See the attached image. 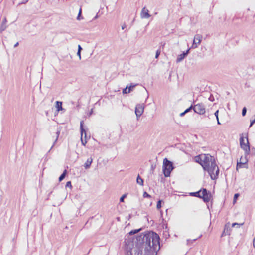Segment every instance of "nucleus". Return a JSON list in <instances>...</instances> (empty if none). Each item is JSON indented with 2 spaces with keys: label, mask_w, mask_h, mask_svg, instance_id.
Listing matches in <instances>:
<instances>
[{
  "label": "nucleus",
  "mask_w": 255,
  "mask_h": 255,
  "mask_svg": "<svg viewBox=\"0 0 255 255\" xmlns=\"http://www.w3.org/2000/svg\"><path fill=\"white\" fill-rule=\"evenodd\" d=\"M159 236L153 232L125 240L127 255H155L160 249Z\"/></svg>",
  "instance_id": "f257e3e1"
},
{
  "label": "nucleus",
  "mask_w": 255,
  "mask_h": 255,
  "mask_svg": "<svg viewBox=\"0 0 255 255\" xmlns=\"http://www.w3.org/2000/svg\"><path fill=\"white\" fill-rule=\"evenodd\" d=\"M203 157L201 166L205 171H207L212 180L217 178L219 169L216 164L215 158L209 154H202Z\"/></svg>",
  "instance_id": "f03ea898"
},
{
  "label": "nucleus",
  "mask_w": 255,
  "mask_h": 255,
  "mask_svg": "<svg viewBox=\"0 0 255 255\" xmlns=\"http://www.w3.org/2000/svg\"><path fill=\"white\" fill-rule=\"evenodd\" d=\"M174 169L173 163L167 158L163 160V172L165 177L170 176L171 171Z\"/></svg>",
  "instance_id": "7ed1b4c3"
},
{
  "label": "nucleus",
  "mask_w": 255,
  "mask_h": 255,
  "mask_svg": "<svg viewBox=\"0 0 255 255\" xmlns=\"http://www.w3.org/2000/svg\"><path fill=\"white\" fill-rule=\"evenodd\" d=\"M246 138L247 142L246 143H245V140L243 137L242 136L240 138V146L241 148L245 151V156L249 154L250 150L248 137H246Z\"/></svg>",
  "instance_id": "20e7f679"
},
{
  "label": "nucleus",
  "mask_w": 255,
  "mask_h": 255,
  "mask_svg": "<svg viewBox=\"0 0 255 255\" xmlns=\"http://www.w3.org/2000/svg\"><path fill=\"white\" fill-rule=\"evenodd\" d=\"M193 106V110L194 111L200 115H203L205 114V107L204 104L202 103H198L194 105Z\"/></svg>",
  "instance_id": "39448f33"
},
{
  "label": "nucleus",
  "mask_w": 255,
  "mask_h": 255,
  "mask_svg": "<svg viewBox=\"0 0 255 255\" xmlns=\"http://www.w3.org/2000/svg\"><path fill=\"white\" fill-rule=\"evenodd\" d=\"M144 109V104H138L136 106L135 113L137 120L139 119V118L143 113Z\"/></svg>",
  "instance_id": "423d86ee"
},
{
  "label": "nucleus",
  "mask_w": 255,
  "mask_h": 255,
  "mask_svg": "<svg viewBox=\"0 0 255 255\" xmlns=\"http://www.w3.org/2000/svg\"><path fill=\"white\" fill-rule=\"evenodd\" d=\"M201 193L203 194V195L200 196V198L203 199L205 202H208L211 198V194L208 191L203 188L202 190H200Z\"/></svg>",
  "instance_id": "0eeeda50"
},
{
  "label": "nucleus",
  "mask_w": 255,
  "mask_h": 255,
  "mask_svg": "<svg viewBox=\"0 0 255 255\" xmlns=\"http://www.w3.org/2000/svg\"><path fill=\"white\" fill-rule=\"evenodd\" d=\"M202 39V36L201 34H196L193 41L192 48H196L198 45L201 43Z\"/></svg>",
  "instance_id": "6e6552de"
},
{
  "label": "nucleus",
  "mask_w": 255,
  "mask_h": 255,
  "mask_svg": "<svg viewBox=\"0 0 255 255\" xmlns=\"http://www.w3.org/2000/svg\"><path fill=\"white\" fill-rule=\"evenodd\" d=\"M80 132H81V140L83 145L85 146L87 143V141L86 140H84L83 139V134H85V137H86V131L83 128V121H81L80 122Z\"/></svg>",
  "instance_id": "1a4fd4ad"
},
{
  "label": "nucleus",
  "mask_w": 255,
  "mask_h": 255,
  "mask_svg": "<svg viewBox=\"0 0 255 255\" xmlns=\"http://www.w3.org/2000/svg\"><path fill=\"white\" fill-rule=\"evenodd\" d=\"M248 160L246 156L243 158L242 157H241L240 161H237L236 169L238 170L239 168H244V165L247 164Z\"/></svg>",
  "instance_id": "9d476101"
},
{
  "label": "nucleus",
  "mask_w": 255,
  "mask_h": 255,
  "mask_svg": "<svg viewBox=\"0 0 255 255\" xmlns=\"http://www.w3.org/2000/svg\"><path fill=\"white\" fill-rule=\"evenodd\" d=\"M151 15L149 13V11L147 9H146L145 7H143L142 9L141 13H140V17L141 18H149Z\"/></svg>",
  "instance_id": "9b49d317"
},
{
  "label": "nucleus",
  "mask_w": 255,
  "mask_h": 255,
  "mask_svg": "<svg viewBox=\"0 0 255 255\" xmlns=\"http://www.w3.org/2000/svg\"><path fill=\"white\" fill-rule=\"evenodd\" d=\"M190 51V49H188L185 52H184L183 53L179 55L177 58L176 61L177 62H180L182 61L184 58L188 55Z\"/></svg>",
  "instance_id": "f8f14e48"
},
{
  "label": "nucleus",
  "mask_w": 255,
  "mask_h": 255,
  "mask_svg": "<svg viewBox=\"0 0 255 255\" xmlns=\"http://www.w3.org/2000/svg\"><path fill=\"white\" fill-rule=\"evenodd\" d=\"M93 162V158L92 157L88 158L84 165V167L86 169H89Z\"/></svg>",
  "instance_id": "ddd939ff"
},
{
  "label": "nucleus",
  "mask_w": 255,
  "mask_h": 255,
  "mask_svg": "<svg viewBox=\"0 0 255 255\" xmlns=\"http://www.w3.org/2000/svg\"><path fill=\"white\" fill-rule=\"evenodd\" d=\"M6 22L7 20L6 17H4L2 20V23L0 27V32H2L6 28Z\"/></svg>",
  "instance_id": "4468645a"
},
{
  "label": "nucleus",
  "mask_w": 255,
  "mask_h": 255,
  "mask_svg": "<svg viewBox=\"0 0 255 255\" xmlns=\"http://www.w3.org/2000/svg\"><path fill=\"white\" fill-rule=\"evenodd\" d=\"M55 106V108H56L57 112H59L60 110H62L63 109L62 102L56 101Z\"/></svg>",
  "instance_id": "2eb2a0df"
},
{
  "label": "nucleus",
  "mask_w": 255,
  "mask_h": 255,
  "mask_svg": "<svg viewBox=\"0 0 255 255\" xmlns=\"http://www.w3.org/2000/svg\"><path fill=\"white\" fill-rule=\"evenodd\" d=\"M195 161L198 163H199L201 165L202 162H203V157H202V154L196 156L195 158Z\"/></svg>",
  "instance_id": "dca6fc26"
},
{
  "label": "nucleus",
  "mask_w": 255,
  "mask_h": 255,
  "mask_svg": "<svg viewBox=\"0 0 255 255\" xmlns=\"http://www.w3.org/2000/svg\"><path fill=\"white\" fill-rule=\"evenodd\" d=\"M229 234H230V233L228 231V227H227V225H226L224 230L222 233V236H226V235H229Z\"/></svg>",
  "instance_id": "f3484780"
},
{
  "label": "nucleus",
  "mask_w": 255,
  "mask_h": 255,
  "mask_svg": "<svg viewBox=\"0 0 255 255\" xmlns=\"http://www.w3.org/2000/svg\"><path fill=\"white\" fill-rule=\"evenodd\" d=\"M136 182L137 184L140 185L142 186L143 185V180L140 177L139 175L137 176Z\"/></svg>",
  "instance_id": "a211bd4d"
},
{
  "label": "nucleus",
  "mask_w": 255,
  "mask_h": 255,
  "mask_svg": "<svg viewBox=\"0 0 255 255\" xmlns=\"http://www.w3.org/2000/svg\"><path fill=\"white\" fill-rule=\"evenodd\" d=\"M190 194L191 195H193V196H194L198 197L200 198V197L201 196V191L200 190V191H197V192H192V193H191Z\"/></svg>",
  "instance_id": "6ab92c4d"
},
{
  "label": "nucleus",
  "mask_w": 255,
  "mask_h": 255,
  "mask_svg": "<svg viewBox=\"0 0 255 255\" xmlns=\"http://www.w3.org/2000/svg\"><path fill=\"white\" fill-rule=\"evenodd\" d=\"M128 86L127 85L126 86V87L123 90V94H128V93H129L130 92V89H128Z\"/></svg>",
  "instance_id": "aec40b11"
},
{
  "label": "nucleus",
  "mask_w": 255,
  "mask_h": 255,
  "mask_svg": "<svg viewBox=\"0 0 255 255\" xmlns=\"http://www.w3.org/2000/svg\"><path fill=\"white\" fill-rule=\"evenodd\" d=\"M141 229H136V230H131L129 233V235H133L134 234H135V233H138Z\"/></svg>",
  "instance_id": "412c9836"
},
{
  "label": "nucleus",
  "mask_w": 255,
  "mask_h": 255,
  "mask_svg": "<svg viewBox=\"0 0 255 255\" xmlns=\"http://www.w3.org/2000/svg\"><path fill=\"white\" fill-rule=\"evenodd\" d=\"M243 225V223H240L239 224V223H234L232 224V227H234L236 226L237 227H240V226H241Z\"/></svg>",
  "instance_id": "4be33fe9"
},
{
  "label": "nucleus",
  "mask_w": 255,
  "mask_h": 255,
  "mask_svg": "<svg viewBox=\"0 0 255 255\" xmlns=\"http://www.w3.org/2000/svg\"><path fill=\"white\" fill-rule=\"evenodd\" d=\"M136 86V84H131L130 86H128V89H130V91L132 90V89Z\"/></svg>",
  "instance_id": "5701e85b"
},
{
  "label": "nucleus",
  "mask_w": 255,
  "mask_h": 255,
  "mask_svg": "<svg viewBox=\"0 0 255 255\" xmlns=\"http://www.w3.org/2000/svg\"><path fill=\"white\" fill-rule=\"evenodd\" d=\"M143 196L144 198H150L151 197V196L149 194H148V193H147L146 192H144L143 193Z\"/></svg>",
  "instance_id": "b1692460"
},
{
  "label": "nucleus",
  "mask_w": 255,
  "mask_h": 255,
  "mask_svg": "<svg viewBox=\"0 0 255 255\" xmlns=\"http://www.w3.org/2000/svg\"><path fill=\"white\" fill-rule=\"evenodd\" d=\"M161 207V200H159L157 203V208L159 209Z\"/></svg>",
  "instance_id": "393cba45"
},
{
  "label": "nucleus",
  "mask_w": 255,
  "mask_h": 255,
  "mask_svg": "<svg viewBox=\"0 0 255 255\" xmlns=\"http://www.w3.org/2000/svg\"><path fill=\"white\" fill-rule=\"evenodd\" d=\"M81 12H82V11H81V9H80L79 10V13H78V16H77V20H80L81 19H82V18H83L82 17H81Z\"/></svg>",
  "instance_id": "a878e982"
},
{
  "label": "nucleus",
  "mask_w": 255,
  "mask_h": 255,
  "mask_svg": "<svg viewBox=\"0 0 255 255\" xmlns=\"http://www.w3.org/2000/svg\"><path fill=\"white\" fill-rule=\"evenodd\" d=\"M192 109H193V106L192 105H191L190 107L185 110L184 112H185V113H187L190 111H191Z\"/></svg>",
  "instance_id": "bb28decb"
},
{
  "label": "nucleus",
  "mask_w": 255,
  "mask_h": 255,
  "mask_svg": "<svg viewBox=\"0 0 255 255\" xmlns=\"http://www.w3.org/2000/svg\"><path fill=\"white\" fill-rule=\"evenodd\" d=\"M246 112H247V109H246V107H244L242 109V114L243 116H244L246 115Z\"/></svg>",
  "instance_id": "cd10ccee"
},
{
  "label": "nucleus",
  "mask_w": 255,
  "mask_h": 255,
  "mask_svg": "<svg viewBox=\"0 0 255 255\" xmlns=\"http://www.w3.org/2000/svg\"><path fill=\"white\" fill-rule=\"evenodd\" d=\"M66 187H69L70 188H72L71 183L70 181H68L66 183Z\"/></svg>",
  "instance_id": "c85d7f7f"
},
{
  "label": "nucleus",
  "mask_w": 255,
  "mask_h": 255,
  "mask_svg": "<svg viewBox=\"0 0 255 255\" xmlns=\"http://www.w3.org/2000/svg\"><path fill=\"white\" fill-rule=\"evenodd\" d=\"M196 240H197V239H194L193 240L188 239L187 240V245H189L190 243H192L194 241H195Z\"/></svg>",
  "instance_id": "c756f323"
},
{
  "label": "nucleus",
  "mask_w": 255,
  "mask_h": 255,
  "mask_svg": "<svg viewBox=\"0 0 255 255\" xmlns=\"http://www.w3.org/2000/svg\"><path fill=\"white\" fill-rule=\"evenodd\" d=\"M160 54V51L158 50H157L156 52V55H155V58H158L159 55Z\"/></svg>",
  "instance_id": "7c9ffc66"
},
{
  "label": "nucleus",
  "mask_w": 255,
  "mask_h": 255,
  "mask_svg": "<svg viewBox=\"0 0 255 255\" xmlns=\"http://www.w3.org/2000/svg\"><path fill=\"white\" fill-rule=\"evenodd\" d=\"M64 179V172L60 175L59 178V181H61Z\"/></svg>",
  "instance_id": "2f4dec72"
},
{
  "label": "nucleus",
  "mask_w": 255,
  "mask_h": 255,
  "mask_svg": "<svg viewBox=\"0 0 255 255\" xmlns=\"http://www.w3.org/2000/svg\"><path fill=\"white\" fill-rule=\"evenodd\" d=\"M126 194H124L123 195L120 199V202H123L124 201V198L126 197Z\"/></svg>",
  "instance_id": "473e14b6"
},
{
  "label": "nucleus",
  "mask_w": 255,
  "mask_h": 255,
  "mask_svg": "<svg viewBox=\"0 0 255 255\" xmlns=\"http://www.w3.org/2000/svg\"><path fill=\"white\" fill-rule=\"evenodd\" d=\"M218 113H219V110H218L214 113V115L216 118V119H218Z\"/></svg>",
  "instance_id": "72a5a7b5"
},
{
  "label": "nucleus",
  "mask_w": 255,
  "mask_h": 255,
  "mask_svg": "<svg viewBox=\"0 0 255 255\" xmlns=\"http://www.w3.org/2000/svg\"><path fill=\"white\" fill-rule=\"evenodd\" d=\"M239 194L238 193L235 194L234 196V200L235 201V200H236L237 198L239 197Z\"/></svg>",
  "instance_id": "f704fd0d"
},
{
  "label": "nucleus",
  "mask_w": 255,
  "mask_h": 255,
  "mask_svg": "<svg viewBox=\"0 0 255 255\" xmlns=\"http://www.w3.org/2000/svg\"><path fill=\"white\" fill-rule=\"evenodd\" d=\"M77 54L78 56L79 59H81V52H80L79 51H78Z\"/></svg>",
  "instance_id": "c9c22d12"
},
{
  "label": "nucleus",
  "mask_w": 255,
  "mask_h": 255,
  "mask_svg": "<svg viewBox=\"0 0 255 255\" xmlns=\"http://www.w3.org/2000/svg\"><path fill=\"white\" fill-rule=\"evenodd\" d=\"M82 50V48L81 46L80 45H79L78 51H79L80 52H81Z\"/></svg>",
  "instance_id": "e433bc0d"
},
{
  "label": "nucleus",
  "mask_w": 255,
  "mask_h": 255,
  "mask_svg": "<svg viewBox=\"0 0 255 255\" xmlns=\"http://www.w3.org/2000/svg\"><path fill=\"white\" fill-rule=\"evenodd\" d=\"M126 27V25L125 23H124L122 26V29L123 30Z\"/></svg>",
  "instance_id": "4c0bfd02"
},
{
  "label": "nucleus",
  "mask_w": 255,
  "mask_h": 255,
  "mask_svg": "<svg viewBox=\"0 0 255 255\" xmlns=\"http://www.w3.org/2000/svg\"><path fill=\"white\" fill-rule=\"evenodd\" d=\"M209 100L211 101H213L214 100V98L213 96H210L209 98Z\"/></svg>",
  "instance_id": "58836bf2"
},
{
  "label": "nucleus",
  "mask_w": 255,
  "mask_h": 255,
  "mask_svg": "<svg viewBox=\"0 0 255 255\" xmlns=\"http://www.w3.org/2000/svg\"><path fill=\"white\" fill-rule=\"evenodd\" d=\"M185 114H186V113H185V112H182V113H180V116L181 117H182V116H183Z\"/></svg>",
  "instance_id": "ea45409f"
},
{
  "label": "nucleus",
  "mask_w": 255,
  "mask_h": 255,
  "mask_svg": "<svg viewBox=\"0 0 255 255\" xmlns=\"http://www.w3.org/2000/svg\"><path fill=\"white\" fill-rule=\"evenodd\" d=\"M253 245L254 248H255V237L254 238V241H253Z\"/></svg>",
  "instance_id": "a19ab883"
},
{
  "label": "nucleus",
  "mask_w": 255,
  "mask_h": 255,
  "mask_svg": "<svg viewBox=\"0 0 255 255\" xmlns=\"http://www.w3.org/2000/svg\"><path fill=\"white\" fill-rule=\"evenodd\" d=\"M18 45H19V43L17 42L15 44V45H14V47H16Z\"/></svg>",
  "instance_id": "79ce46f5"
},
{
  "label": "nucleus",
  "mask_w": 255,
  "mask_h": 255,
  "mask_svg": "<svg viewBox=\"0 0 255 255\" xmlns=\"http://www.w3.org/2000/svg\"><path fill=\"white\" fill-rule=\"evenodd\" d=\"M217 124H218V125H220V124H221V123H220V121H219V118H218V119H217Z\"/></svg>",
  "instance_id": "37998d69"
},
{
  "label": "nucleus",
  "mask_w": 255,
  "mask_h": 255,
  "mask_svg": "<svg viewBox=\"0 0 255 255\" xmlns=\"http://www.w3.org/2000/svg\"><path fill=\"white\" fill-rule=\"evenodd\" d=\"M59 131H57L56 132V134H57V138H58V136H59Z\"/></svg>",
  "instance_id": "c03bdc74"
},
{
  "label": "nucleus",
  "mask_w": 255,
  "mask_h": 255,
  "mask_svg": "<svg viewBox=\"0 0 255 255\" xmlns=\"http://www.w3.org/2000/svg\"><path fill=\"white\" fill-rule=\"evenodd\" d=\"M64 174H65V175H66V169H65V172H64Z\"/></svg>",
  "instance_id": "a18cd8bd"
},
{
  "label": "nucleus",
  "mask_w": 255,
  "mask_h": 255,
  "mask_svg": "<svg viewBox=\"0 0 255 255\" xmlns=\"http://www.w3.org/2000/svg\"><path fill=\"white\" fill-rule=\"evenodd\" d=\"M201 236H202V235H201L199 237V238L201 237Z\"/></svg>",
  "instance_id": "49530a36"
}]
</instances>
